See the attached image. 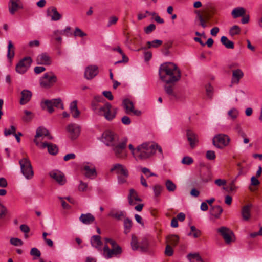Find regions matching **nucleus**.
Listing matches in <instances>:
<instances>
[{
    "label": "nucleus",
    "instance_id": "f257e3e1",
    "mask_svg": "<svg viewBox=\"0 0 262 262\" xmlns=\"http://www.w3.org/2000/svg\"><path fill=\"white\" fill-rule=\"evenodd\" d=\"M101 140L106 146L112 147L115 156L120 159H125L127 157L125 150L127 139L124 138L119 141L118 136L110 130L105 131L102 135Z\"/></svg>",
    "mask_w": 262,
    "mask_h": 262
},
{
    "label": "nucleus",
    "instance_id": "f03ea898",
    "mask_svg": "<svg viewBox=\"0 0 262 262\" xmlns=\"http://www.w3.org/2000/svg\"><path fill=\"white\" fill-rule=\"evenodd\" d=\"M159 75L160 79L166 84L176 82L181 77L180 70L176 64L172 62L162 64L159 67Z\"/></svg>",
    "mask_w": 262,
    "mask_h": 262
},
{
    "label": "nucleus",
    "instance_id": "7ed1b4c3",
    "mask_svg": "<svg viewBox=\"0 0 262 262\" xmlns=\"http://www.w3.org/2000/svg\"><path fill=\"white\" fill-rule=\"evenodd\" d=\"M157 150L163 157L162 149L158 144L154 143L145 142L136 148V158L140 160H146L155 153Z\"/></svg>",
    "mask_w": 262,
    "mask_h": 262
},
{
    "label": "nucleus",
    "instance_id": "20e7f679",
    "mask_svg": "<svg viewBox=\"0 0 262 262\" xmlns=\"http://www.w3.org/2000/svg\"><path fill=\"white\" fill-rule=\"evenodd\" d=\"M117 111V108H113L109 102H106L99 107L95 114L103 116L106 120L111 121L116 117Z\"/></svg>",
    "mask_w": 262,
    "mask_h": 262
},
{
    "label": "nucleus",
    "instance_id": "39448f33",
    "mask_svg": "<svg viewBox=\"0 0 262 262\" xmlns=\"http://www.w3.org/2000/svg\"><path fill=\"white\" fill-rule=\"evenodd\" d=\"M21 172L27 180L31 179L34 176V172L30 160L24 158L19 161Z\"/></svg>",
    "mask_w": 262,
    "mask_h": 262
},
{
    "label": "nucleus",
    "instance_id": "423d86ee",
    "mask_svg": "<svg viewBox=\"0 0 262 262\" xmlns=\"http://www.w3.org/2000/svg\"><path fill=\"white\" fill-rule=\"evenodd\" d=\"M56 75L51 72L46 73L39 80L40 85L41 87L49 88L53 85L57 81Z\"/></svg>",
    "mask_w": 262,
    "mask_h": 262
},
{
    "label": "nucleus",
    "instance_id": "0eeeda50",
    "mask_svg": "<svg viewBox=\"0 0 262 262\" xmlns=\"http://www.w3.org/2000/svg\"><path fill=\"white\" fill-rule=\"evenodd\" d=\"M32 62V59L30 57L27 56L23 58L16 65V72L19 74H25L31 67Z\"/></svg>",
    "mask_w": 262,
    "mask_h": 262
},
{
    "label": "nucleus",
    "instance_id": "6e6552de",
    "mask_svg": "<svg viewBox=\"0 0 262 262\" xmlns=\"http://www.w3.org/2000/svg\"><path fill=\"white\" fill-rule=\"evenodd\" d=\"M230 141L228 136L225 134H220L215 135L212 140L213 144L219 149H222L227 146Z\"/></svg>",
    "mask_w": 262,
    "mask_h": 262
},
{
    "label": "nucleus",
    "instance_id": "1a4fd4ad",
    "mask_svg": "<svg viewBox=\"0 0 262 262\" xmlns=\"http://www.w3.org/2000/svg\"><path fill=\"white\" fill-rule=\"evenodd\" d=\"M122 252L120 246L116 247L115 248L110 249L106 244L103 249V255L106 259H109L113 256H117L121 254Z\"/></svg>",
    "mask_w": 262,
    "mask_h": 262
},
{
    "label": "nucleus",
    "instance_id": "9d476101",
    "mask_svg": "<svg viewBox=\"0 0 262 262\" xmlns=\"http://www.w3.org/2000/svg\"><path fill=\"white\" fill-rule=\"evenodd\" d=\"M45 137H47L48 139H52V137L49 135V132L46 128L41 127H38L36 130V135L34 139L35 144L39 146L41 144L40 143L39 138H41V140H42Z\"/></svg>",
    "mask_w": 262,
    "mask_h": 262
},
{
    "label": "nucleus",
    "instance_id": "9b49d317",
    "mask_svg": "<svg viewBox=\"0 0 262 262\" xmlns=\"http://www.w3.org/2000/svg\"><path fill=\"white\" fill-rule=\"evenodd\" d=\"M123 105L125 110V113L127 114H133L136 116H140L141 112L138 110H135L132 101L128 99H125L123 101Z\"/></svg>",
    "mask_w": 262,
    "mask_h": 262
},
{
    "label": "nucleus",
    "instance_id": "f8f14e48",
    "mask_svg": "<svg viewBox=\"0 0 262 262\" xmlns=\"http://www.w3.org/2000/svg\"><path fill=\"white\" fill-rule=\"evenodd\" d=\"M110 172H115L119 176L123 175L125 177H128V171L125 167L119 163H117L112 166L110 169Z\"/></svg>",
    "mask_w": 262,
    "mask_h": 262
},
{
    "label": "nucleus",
    "instance_id": "ddd939ff",
    "mask_svg": "<svg viewBox=\"0 0 262 262\" xmlns=\"http://www.w3.org/2000/svg\"><path fill=\"white\" fill-rule=\"evenodd\" d=\"M218 232L221 234L225 242L229 244L232 241L233 232L228 228L222 227L218 229Z\"/></svg>",
    "mask_w": 262,
    "mask_h": 262
},
{
    "label": "nucleus",
    "instance_id": "4468645a",
    "mask_svg": "<svg viewBox=\"0 0 262 262\" xmlns=\"http://www.w3.org/2000/svg\"><path fill=\"white\" fill-rule=\"evenodd\" d=\"M99 72L98 67L96 66H90L85 68L84 77L88 80L94 78Z\"/></svg>",
    "mask_w": 262,
    "mask_h": 262
},
{
    "label": "nucleus",
    "instance_id": "2eb2a0df",
    "mask_svg": "<svg viewBox=\"0 0 262 262\" xmlns=\"http://www.w3.org/2000/svg\"><path fill=\"white\" fill-rule=\"evenodd\" d=\"M67 130L68 132L71 139H76L80 133V127L78 125L75 123H71L67 127Z\"/></svg>",
    "mask_w": 262,
    "mask_h": 262
},
{
    "label": "nucleus",
    "instance_id": "dca6fc26",
    "mask_svg": "<svg viewBox=\"0 0 262 262\" xmlns=\"http://www.w3.org/2000/svg\"><path fill=\"white\" fill-rule=\"evenodd\" d=\"M50 176L60 185H64L66 182L64 174L60 171H52L50 172Z\"/></svg>",
    "mask_w": 262,
    "mask_h": 262
},
{
    "label": "nucleus",
    "instance_id": "f3484780",
    "mask_svg": "<svg viewBox=\"0 0 262 262\" xmlns=\"http://www.w3.org/2000/svg\"><path fill=\"white\" fill-rule=\"evenodd\" d=\"M127 198L129 205L132 206L136 204V202L141 201V199L138 195L137 192L134 189H130L129 190V193Z\"/></svg>",
    "mask_w": 262,
    "mask_h": 262
},
{
    "label": "nucleus",
    "instance_id": "a211bd4d",
    "mask_svg": "<svg viewBox=\"0 0 262 262\" xmlns=\"http://www.w3.org/2000/svg\"><path fill=\"white\" fill-rule=\"evenodd\" d=\"M83 169L85 171L84 175L86 178L93 179L96 177L97 172L94 166L85 165L83 166Z\"/></svg>",
    "mask_w": 262,
    "mask_h": 262
},
{
    "label": "nucleus",
    "instance_id": "6ab92c4d",
    "mask_svg": "<svg viewBox=\"0 0 262 262\" xmlns=\"http://www.w3.org/2000/svg\"><path fill=\"white\" fill-rule=\"evenodd\" d=\"M36 62L38 64L50 65L51 63V60L47 53H42L37 57Z\"/></svg>",
    "mask_w": 262,
    "mask_h": 262
},
{
    "label": "nucleus",
    "instance_id": "aec40b11",
    "mask_svg": "<svg viewBox=\"0 0 262 262\" xmlns=\"http://www.w3.org/2000/svg\"><path fill=\"white\" fill-rule=\"evenodd\" d=\"M47 15L51 17V20L53 21L59 20L62 17L54 7H51L47 10Z\"/></svg>",
    "mask_w": 262,
    "mask_h": 262
},
{
    "label": "nucleus",
    "instance_id": "412c9836",
    "mask_svg": "<svg viewBox=\"0 0 262 262\" xmlns=\"http://www.w3.org/2000/svg\"><path fill=\"white\" fill-rule=\"evenodd\" d=\"M39 146L42 149H44L46 147L48 148L49 153L52 155H56L58 151V148L57 146L54 144L44 142L42 143L39 145Z\"/></svg>",
    "mask_w": 262,
    "mask_h": 262
},
{
    "label": "nucleus",
    "instance_id": "4be33fe9",
    "mask_svg": "<svg viewBox=\"0 0 262 262\" xmlns=\"http://www.w3.org/2000/svg\"><path fill=\"white\" fill-rule=\"evenodd\" d=\"M9 11L11 14H14L19 9L22 8L19 0H10L8 5Z\"/></svg>",
    "mask_w": 262,
    "mask_h": 262
},
{
    "label": "nucleus",
    "instance_id": "5701e85b",
    "mask_svg": "<svg viewBox=\"0 0 262 262\" xmlns=\"http://www.w3.org/2000/svg\"><path fill=\"white\" fill-rule=\"evenodd\" d=\"M79 219L83 224L90 225L94 222L95 218L91 213H87L85 214H81Z\"/></svg>",
    "mask_w": 262,
    "mask_h": 262
},
{
    "label": "nucleus",
    "instance_id": "b1692460",
    "mask_svg": "<svg viewBox=\"0 0 262 262\" xmlns=\"http://www.w3.org/2000/svg\"><path fill=\"white\" fill-rule=\"evenodd\" d=\"M32 92L28 90H24L21 92V98L20 99V104L25 105L27 104L32 97Z\"/></svg>",
    "mask_w": 262,
    "mask_h": 262
},
{
    "label": "nucleus",
    "instance_id": "393cba45",
    "mask_svg": "<svg viewBox=\"0 0 262 262\" xmlns=\"http://www.w3.org/2000/svg\"><path fill=\"white\" fill-rule=\"evenodd\" d=\"M244 76V73L239 69H235L232 71L231 82L238 84L240 79Z\"/></svg>",
    "mask_w": 262,
    "mask_h": 262
},
{
    "label": "nucleus",
    "instance_id": "a878e982",
    "mask_svg": "<svg viewBox=\"0 0 262 262\" xmlns=\"http://www.w3.org/2000/svg\"><path fill=\"white\" fill-rule=\"evenodd\" d=\"M251 204L246 205L243 207L241 211V214L244 221H248L251 217Z\"/></svg>",
    "mask_w": 262,
    "mask_h": 262
},
{
    "label": "nucleus",
    "instance_id": "bb28decb",
    "mask_svg": "<svg viewBox=\"0 0 262 262\" xmlns=\"http://www.w3.org/2000/svg\"><path fill=\"white\" fill-rule=\"evenodd\" d=\"M91 244L93 247L97 249L98 250H101V246L102 242L101 241L100 236L93 235L91 239Z\"/></svg>",
    "mask_w": 262,
    "mask_h": 262
},
{
    "label": "nucleus",
    "instance_id": "cd10ccee",
    "mask_svg": "<svg viewBox=\"0 0 262 262\" xmlns=\"http://www.w3.org/2000/svg\"><path fill=\"white\" fill-rule=\"evenodd\" d=\"M186 135L191 147L193 148L198 142L196 134L190 130H187Z\"/></svg>",
    "mask_w": 262,
    "mask_h": 262
},
{
    "label": "nucleus",
    "instance_id": "c85d7f7f",
    "mask_svg": "<svg viewBox=\"0 0 262 262\" xmlns=\"http://www.w3.org/2000/svg\"><path fill=\"white\" fill-rule=\"evenodd\" d=\"M223 211V210L220 206L215 205L212 206V207L210 209V213L215 218L218 219L220 217V215L222 213Z\"/></svg>",
    "mask_w": 262,
    "mask_h": 262
},
{
    "label": "nucleus",
    "instance_id": "c756f323",
    "mask_svg": "<svg viewBox=\"0 0 262 262\" xmlns=\"http://www.w3.org/2000/svg\"><path fill=\"white\" fill-rule=\"evenodd\" d=\"M179 237L176 235H169L166 237V244H170L171 246L175 247L178 243Z\"/></svg>",
    "mask_w": 262,
    "mask_h": 262
},
{
    "label": "nucleus",
    "instance_id": "7c9ffc66",
    "mask_svg": "<svg viewBox=\"0 0 262 262\" xmlns=\"http://www.w3.org/2000/svg\"><path fill=\"white\" fill-rule=\"evenodd\" d=\"M246 10L243 7H238L232 10L231 14L233 18H236L244 16Z\"/></svg>",
    "mask_w": 262,
    "mask_h": 262
},
{
    "label": "nucleus",
    "instance_id": "2f4dec72",
    "mask_svg": "<svg viewBox=\"0 0 262 262\" xmlns=\"http://www.w3.org/2000/svg\"><path fill=\"white\" fill-rule=\"evenodd\" d=\"M108 216L115 218L117 220H121L122 218L125 217V212L120 210H112L108 213Z\"/></svg>",
    "mask_w": 262,
    "mask_h": 262
},
{
    "label": "nucleus",
    "instance_id": "473e14b6",
    "mask_svg": "<svg viewBox=\"0 0 262 262\" xmlns=\"http://www.w3.org/2000/svg\"><path fill=\"white\" fill-rule=\"evenodd\" d=\"M149 243L148 239L144 238L139 242V249L141 252H146L148 250Z\"/></svg>",
    "mask_w": 262,
    "mask_h": 262
},
{
    "label": "nucleus",
    "instance_id": "72a5a7b5",
    "mask_svg": "<svg viewBox=\"0 0 262 262\" xmlns=\"http://www.w3.org/2000/svg\"><path fill=\"white\" fill-rule=\"evenodd\" d=\"M164 89L166 93L171 98H175L177 97V94L174 91L173 86L167 84L164 86Z\"/></svg>",
    "mask_w": 262,
    "mask_h": 262
},
{
    "label": "nucleus",
    "instance_id": "f704fd0d",
    "mask_svg": "<svg viewBox=\"0 0 262 262\" xmlns=\"http://www.w3.org/2000/svg\"><path fill=\"white\" fill-rule=\"evenodd\" d=\"M221 42L227 49H233L234 47L233 42L229 40L226 36H222L221 38Z\"/></svg>",
    "mask_w": 262,
    "mask_h": 262
},
{
    "label": "nucleus",
    "instance_id": "c9c22d12",
    "mask_svg": "<svg viewBox=\"0 0 262 262\" xmlns=\"http://www.w3.org/2000/svg\"><path fill=\"white\" fill-rule=\"evenodd\" d=\"M41 106L42 108L45 109L46 107L48 111L50 113H52L54 112L53 105L52 100H46L41 103Z\"/></svg>",
    "mask_w": 262,
    "mask_h": 262
},
{
    "label": "nucleus",
    "instance_id": "e433bc0d",
    "mask_svg": "<svg viewBox=\"0 0 262 262\" xmlns=\"http://www.w3.org/2000/svg\"><path fill=\"white\" fill-rule=\"evenodd\" d=\"M71 27H67L64 29L59 30H57L54 31V34L55 36H58V35H66L67 36H69L71 35L72 34L70 32L71 31Z\"/></svg>",
    "mask_w": 262,
    "mask_h": 262
},
{
    "label": "nucleus",
    "instance_id": "4c0bfd02",
    "mask_svg": "<svg viewBox=\"0 0 262 262\" xmlns=\"http://www.w3.org/2000/svg\"><path fill=\"white\" fill-rule=\"evenodd\" d=\"M13 48V45L11 40H9L8 42V51L7 54V57L8 59H9L10 62H11L12 59L14 56V50H11V49Z\"/></svg>",
    "mask_w": 262,
    "mask_h": 262
},
{
    "label": "nucleus",
    "instance_id": "58836bf2",
    "mask_svg": "<svg viewBox=\"0 0 262 262\" xmlns=\"http://www.w3.org/2000/svg\"><path fill=\"white\" fill-rule=\"evenodd\" d=\"M190 262H204L198 253L189 254L187 256Z\"/></svg>",
    "mask_w": 262,
    "mask_h": 262
},
{
    "label": "nucleus",
    "instance_id": "ea45409f",
    "mask_svg": "<svg viewBox=\"0 0 262 262\" xmlns=\"http://www.w3.org/2000/svg\"><path fill=\"white\" fill-rule=\"evenodd\" d=\"M24 115L22 117V120L25 122H29L34 117V114L31 111L25 110L24 111Z\"/></svg>",
    "mask_w": 262,
    "mask_h": 262
},
{
    "label": "nucleus",
    "instance_id": "a19ab883",
    "mask_svg": "<svg viewBox=\"0 0 262 262\" xmlns=\"http://www.w3.org/2000/svg\"><path fill=\"white\" fill-rule=\"evenodd\" d=\"M132 226V220L129 218H126L124 221V233L127 234L131 229Z\"/></svg>",
    "mask_w": 262,
    "mask_h": 262
},
{
    "label": "nucleus",
    "instance_id": "79ce46f5",
    "mask_svg": "<svg viewBox=\"0 0 262 262\" xmlns=\"http://www.w3.org/2000/svg\"><path fill=\"white\" fill-rule=\"evenodd\" d=\"M191 232L188 233L189 236L192 235L194 238H198L201 235V231L196 228L194 226H190Z\"/></svg>",
    "mask_w": 262,
    "mask_h": 262
},
{
    "label": "nucleus",
    "instance_id": "37998d69",
    "mask_svg": "<svg viewBox=\"0 0 262 262\" xmlns=\"http://www.w3.org/2000/svg\"><path fill=\"white\" fill-rule=\"evenodd\" d=\"M241 33V28L237 25H234L229 30V34L231 36L239 34Z\"/></svg>",
    "mask_w": 262,
    "mask_h": 262
},
{
    "label": "nucleus",
    "instance_id": "c03bdc74",
    "mask_svg": "<svg viewBox=\"0 0 262 262\" xmlns=\"http://www.w3.org/2000/svg\"><path fill=\"white\" fill-rule=\"evenodd\" d=\"M131 246L133 250H137L139 249V242L137 237L133 235L132 236Z\"/></svg>",
    "mask_w": 262,
    "mask_h": 262
},
{
    "label": "nucleus",
    "instance_id": "a18cd8bd",
    "mask_svg": "<svg viewBox=\"0 0 262 262\" xmlns=\"http://www.w3.org/2000/svg\"><path fill=\"white\" fill-rule=\"evenodd\" d=\"M162 43V41L161 40L156 39L151 41H148L147 44L148 45V48H157L161 46Z\"/></svg>",
    "mask_w": 262,
    "mask_h": 262
},
{
    "label": "nucleus",
    "instance_id": "49530a36",
    "mask_svg": "<svg viewBox=\"0 0 262 262\" xmlns=\"http://www.w3.org/2000/svg\"><path fill=\"white\" fill-rule=\"evenodd\" d=\"M165 185L167 189L169 191L173 192L176 189V185L171 180H167L165 183Z\"/></svg>",
    "mask_w": 262,
    "mask_h": 262
},
{
    "label": "nucleus",
    "instance_id": "de8ad7c7",
    "mask_svg": "<svg viewBox=\"0 0 262 262\" xmlns=\"http://www.w3.org/2000/svg\"><path fill=\"white\" fill-rule=\"evenodd\" d=\"M53 107H56L58 108L63 109V104L62 103V101L60 98L52 99Z\"/></svg>",
    "mask_w": 262,
    "mask_h": 262
},
{
    "label": "nucleus",
    "instance_id": "09e8293b",
    "mask_svg": "<svg viewBox=\"0 0 262 262\" xmlns=\"http://www.w3.org/2000/svg\"><path fill=\"white\" fill-rule=\"evenodd\" d=\"M238 111L237 109L233 108L230 110L228 112V115L233 119H236L238 115Z\"/></svg>",
    "mask_w": 262,
    "mask_h": 262
},
{
    "label": "nucleus",
    "instance_id": "8fccbe9b",
    "mask_svg": "<svg viewBox=\"0 0 262 262\" xmlns=\"http://www.w3.org/2000/svg\"><path fill=\"white\" fill-rule=\"evenodd\" d=\"M10 242L11 244L15 246H21L23 244V241L18 238H11Z\"/></svg>",
    "mask_w": 262,
    "mask_h": 262
},
{
    "label": "nucleus",
    "instance_id": "3c124183",
    "mask_svg": "<svg viewBox=\"0 0 262 262\" xmlns=\"http://www.w3.org/2000/svg\"><path fill=\"white\" fill-rule=\"evenodd\" d=\"M141 171L144 174L146 175L147 178H149L152 176H157L155 173L151 172L149 169L146 167L142 168Z\"/></svg>",
    "mask_w": 262,
    "mask_h": 262
},
{
    "label": "nucleus",
    "instance_id": "603ef678",
    "mask_svg": "<svg viewBox=\"0 0 262 262\" xmlns=\"http://www.w3.org/2000/svg\"><path fill=\"white\" fill-rule=\"evenodd\" d=\"M172 246H171L170 244H166V246L165 250V254L168 256H171L173 254V250Z\"/></svg>",
    "mask_w": 262,
    "mask_h": 262
},
{
    "label": "nucleus",
    "instance_id": "864d4df0",
    "mask_svg": "<svg viewBox=\"0 0 262 262\" xmlns=\"http://www.w3.org/2000/svg\"><path fill=\"white\" fill-rule=\"evenodd\" d=\"M74 35L75 36H79L83 37L86 36V34L83 32L80 28L76 27L74 32Z\"/></svg>",
    "mask_w": 262,
    "mask_h": 262
},
{
    "label": "nucleus",
    "instance_id": "5fc2aeb1",
    "mask_svg": "<svg viewBox=\"0 0 262 262\" xmlns=\"http://www.w3.org/2000/svg\"><path fill=\"white\" fill-rule=\"evenodd\" d=\"M7 213V209L2 204L0 203V220L4 218Z\"/></svg>",
    "mask_w": 262,
    "mask_h": 262
},
{
    "label": "nucleus",
    "instance_id": "6e6d98bb",
    "mask_svg": "<svg viewBox=\"0 0 262 262\" xmlns=\"http://www.w3.org/2000/svg\"><path fill=\"white\" fill-rule=\"evenodd\" d=\"M162 190V187L161 186L159 185H156L153 187V190L154 192V194L155 196H158L160 195L161 191Z\"/></svg>",
    "mask_w": 262,
    "mask_h": 262
},
{
    "label": "nucleus",
    "instance_id": "4d7b16f0",
    "mask_svg": "<svg viewBox=\"0 0 262 262\" xmlns=\"http://www.w3.org/2000/svg\"><path fill=\"white\" fill-rule=\"evenodd\" d=\"M100 106L99 102L92 100L91 104V108L95 114L96 113Z\"/></svg>",
    "mask_w": 262,
    "mask_h": 262
},
{
    "label": "nucleus",
    "instance_id": "13d9d810",
    "mask_svg": "<svg viewBox=\"0 0 262 262\" xmlns=\"http://www.w3.org/2000/svg\"><path fill=\"white\" fill-rule=\"evenodd\" d=\"M16 131V128L14 126L11 125L10 126V129H5L4 130V135L5 136H8L9 135H10L11 134H15Z\"/></svg>",
    "mask_w": 262,
    "mask_h": 262
},
{
    "label": "nucleus",
    "instance_id": "bf43d9fd",
    "mask_svg": "<svg viewBox=\"0 0 262 262\" xmlns=\"http://www.w3.org/2000/svg\"><path fill=\"white\" fill-rule=\"evenodd\" d=\"M193 159L188 156L184 157L182 160V163L183 164H186L187 165H190L191 164H192L193 163Z\"/></svg>",
    "mask_w": 262,
    "mask_h": 262
},
{
    "label": "nucleus",
    "instance_id": "052dcab7",
    "mask_svg": "<svg viewBox=\"0 0 262 262\" xmlns=\"http://www.w3.org/2000/svg\"><path fill=\"white\" fill-rule=\"evenodd\" d=\"M30 254L36 257H39L41 255L40 251L36 248H32L30 251Z\"/></svg>",
    "mask_w": 262,
    "mask_h": 262
},
{
    "label": "nucleus",
    "instance_id": "680f3d73",
    "mask_svg": "<svg viewBox=\"0 0 262 262\" xmlns=\"http://www.w3.org/2000/svg\"><path fill=\"white\" fill-rule=\"evenodd\" d=\"M216 156L214 151L208 150L206 152V158L208 160H212L215 159Z\"/></svg>",
    "mask_w": 262,
    "mask_h": 262
},
{
    "label": "nucleus",
    "instance_id": "e2e57ef3",
    "mask_svg": "<svg viewBox=\"0 0 262 262\" xmlns=\"http://www.w3.org/2000/svg\"><path fill=\"white\" fill-rule=\"evenodd\" d=\"M156 29V26L153 24H150L144 29V31L146 34H149Z\"/></svg>",
    "mask_w": 262,
    "mask_h": 262
},
{
    "label": "nucleus",
    "instance_id": "0e129e2a",
    "mask_svg": "<svg viewBox=\"0 0 262 262\" xmlns=\"http://www.w3.org/2000/svg\"><path fill=\"white\" fill-rule=\"evenodd\" d=\"M69 108H70V113L72 112L73 111H74L75 110H78L77 101L74 100V101H72L70 104Z\"/></svg>",
    "mask_w": 262,
    "mask_h": 262
},
{
    "label": "nucleus",
    "instance_id": "69168bd1",
    "mask_svg": "<svg viewBox=\"0 0 262 262\" xmlns=\"http://www.w3.org/2000/svg\"><path fill=\"white\" fill-rule=\"evenodd\" d=\"M103 95L107 98L109 100H112L114 98L113 95L111 91H104L102 92Z\"/></svg>",
    "mask_w": 262,
    "mask_h": 262
},
{
    "label": "nucleus",
    "instance_id": "338daca9",
    "mask_svg": "<svg viewBox=\"0 0 262 262\" xmlns=\"http://www.w3.org/2000/svg\"><path fill=\"white\" fill-rule=\"evenodd\" d=\"M128 177H125L123 175L118 176L117 177L118 183L119 184H123L126 182V179Z\"/></svg>",
    "mask_w": 262,
    "mask_h": 262
},
{
    "label": "nucleus",
    "instance_id": "774afa93",
    "mask_svg": "<svg viewBox=\"0 0 262 262\" xmlns=\"http://www.w3.org/2000/svg\"><path fill=\"white\" fill-rule=\"evenodd\" d=\"M88 187V185L86 183L83 182L82 181L80 182V184L78 187V190L80 191H86Z\"/></svg>",
    "mask_w": 262,
    "mask_h": 262
}]
</instances>
